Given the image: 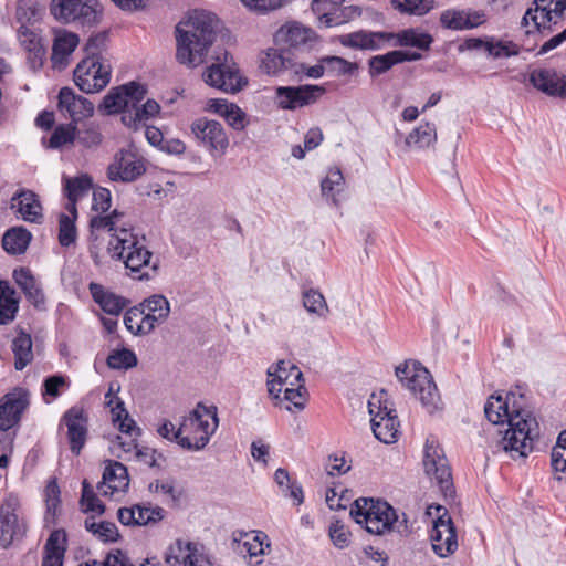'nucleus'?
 <instances>
[{"mask_svg": "<svg viewBox=\"0 0 566 566\" xmlns=\"http://www.w3.org/2000/svg\"><path fill=\"white\" fill-rule=\"evenodd\" d=\"M324 93L323 86L314 84L277 86L275 87V104L281 109L294 111L314 104Z\"/></svg>", "mask_w": 566, "mask_h": 566, "instance_id": "f8f14e48", "label": "nucleus"}, {"mask_svg": "<svg viewBox=\"0 0 566 566\" xmlns=\"http://www.w3.org/2000/svg\"><path fill=\"white\" fill-rule=\"evenodd\" d=\"M63 181L65 197L69 201L78 200L93 188V179L87 174L73 178L64 177Z\"/></svg>", "mask_w": 566, "mask_h": 566, "instance_id": "e433bc0d", "label": "nucleus"}, {"mask_svg": "<svg viewBox=\"0 0 566 566\" xmlns=\"http://www.w3.org/2000/svg\"><path fill=\"white\" fill-rule=\"evenodd\" d=\"M467 12L463 10H446L440 15V23L446 29L470 30L474 24H465Z\"/></svg>", "mask_w": 566, "mask_h": 566, "instance_id": "3c124183", "label": "nucleus"}, {"mask_svg": "<svg viewBox=\"0 0 566 566\" xmlns=\"http://www.w3.org/2000/svg\"><path fill=\"white\" fill-rule=\"evenodd\" d=\"M107 250L113 259L124 262L136 280H149L158 270L157 262L150 264L153 253L139 242L132 228H122L120 233L109 240Z\"/></svg>", "mask_w": 566, "mask_h": 566, "instance_id": "20e7f679", "label": "nucleus"}, {"mask_svg": "<svg viewBox=\"0 0 566 566\" xmlns=\"http://www.w3.org/2000/svg\"><path fill=\"white\" fill-rule=\"evenodd\" d=\"M375 407L371 401L368 402V410L371 415V430L375 438L386 444L396 442L399 434V421L396 410L380 403L377 407L378 411L375 412Z\"/></svg>", "mask_w": 566, "mask_h": 566, "instance_id": "dca6fc26", "label": "nucleus"}, {"mask_svg": "<svg viewBox=\"0 0 566 566\" xmlns=\"http://www.w3.org/2000/svg\"><path fill=\"white\" fill-rule=\"evenodd\" d=\"M295 65H297V59L294 57V53L290 52L286 45L284 48L282 45L269 48L261 60V67L264 72L273 75L284 70L294 71Z\"/></svg>", "mask_w": 566, "mask_h": 566, "instance_id": "bb28decb", "label": "nucleus"}, {"mask_svg": "<svg viewBox=\"0 0 566 566\" xmlns=\"http://www.w3.org/2000/svg\"><path fill=\"white\" fill-rule=\"evenodd\" d=\"M321 62L326 65V70L328 73L342 76V75H353L358 70V63L349 62L344 57L336 55H326L321 57Z\"/></svg>", "mask_w": 566, "mask_h": 566, "instance_id": "a18cd8bd", "label": "nucleus"}, {"mask_svg": "<svg viewBox=\"0 0 566 566\" xmlns=\"http://www.w3.org/2000/svg\"><path fill=\"white\" fill-rule=\"evenodd\" d=\"M190 128L199 145L206 147L211 154L214 151L223 154L229 146L228 136L217 120L200 117L192 122Z\"/></svg>", "mask_w": 566, "mask_h": 566, "instance_id": "ddd939ff", "label": "nucleus"}, {"mask_svg": "<svg viewBox=\"0 0 566 566\" xmlns=\"http://www.w3.org/2000/svg\"><path fill=\"white\" fill-rule=\"evenodd\" d=\"M80 38L70 31L57 32L53 40L51 62L54 69L63 70L69 63V56L74 52Z\"/></svg>", "mask_w": 566, "mask_h": 566, "instance_id": "393cba45", "label": "nucleus"}, {"mask_svg": "<svg viewBox=\"0 0 566 566\" xmlns=\"http://www.w3.org/2000/svg\"><path fill=\"white\" fill-rule=\"evenodd\" d=\"M77 125L75 123L57 125L50 136L48 147L51 149H60L67 144L76 140Z\"/></svg>", "mask_w": 566, "mask_h": 566, "instance_id": "a19ab883", "label": "nucleus"}, {"mask_svg": "<svg viewBox=\"0 0 566 566\" xmlns=\"http://www.w3.org/2000/svg\"><path fill=\"white\" fill-rule=\"evenodd\" d=\"M13 279L24 293L27 300L38 310L45 308V296L28 268H20L13 271Z\"/></svg>", "mask_w": 566, "mask_h": 566, "instance_id": "cd10ccee", "label": "nucleus"}, {"mask_svg": "<svg viewBox=\"0 0 566 566\" xmlns=\"http://www.w3.org/2000/svg\"><path fill=\"white\" fill-rule=\"evenodd\" d=\"M522 386L506 392L507 428L499 446L513 460L526 458L533 451V441L539 436L538 422Z\"/></svg>", "mask_w": 566, "mask_h": 566, "instance_id": "f03ea898", "label": "nucleus"}, {"mask_svg": "<svg viewBox=\"0 0 566 566\" xmlns=\"http://www.w3.org/2000/svg\"><path fill=\"white\" fill-rule=\"evenodd\" d=\"M189 30L176 27V59L180 64L196 67L203 63L217 38L219 19L207 11L195 12L188 21Z\"/></svg>", "mask_w": 566, "mask_h": 566, "instance_id": "7ed1b4c3", "label": "nucleus"}, {"mask_svg": "<svg viewBox=\"0 0 566 566\" xmlns=\"http://www.w3.org/2000/svg\"><path fill=\"white\" fill-rule=\"evenodd\" d=\"M65 382L66 379L61 374L51 375L44 378L42 385V396L45 402H50L48 397L51 399L57 398L60 396V388L64 386Z\"/></svg>", "mask_w": 566, "mask_h": 566, "instance_id": "4d7b16f0", "label": "nucleus"}, {"mask_svg": "<svg viewBox=\"0 0 566 566\" xmlns=\"http://www.w3.org/2000/svg\"><path fill=\"white\" fill-rule=\"evenodd\" d=\"M84 527L94 537L103 543H116L122 539V535L115 523L108 521L95 522L93 516L86 517Z\"/></svg>", "mask_w": 566, "mask_h": 566, "instance_id": "f704fd0d", "label": "nucleus"}, {"mask_svg": "<svg viewBox=\"0 0 566 566\" xmlns=\"http://www.w3.org/2000/svg\"><path fill=\"white\" fill-rule=\"evenodd\" d=\"M60 486L56 482L55 478H52L45 489H44V495H45V502H46V511L48 513H55L56 507L59 506L61 500H60Z\"/></svg>", "mask_w": 566, "mask_h": 566, "instance_id": "e2e57ef3", "label": "nucleus"}, {"mask_svg": "<svg viewBox=\"0 0 566 566\" xmlns=\"http://www.w3.org/2000/svg\"><path fill=\"white\" fill-rule=\"evenodd\" d=\"M112 76L109 64L83 57L73 71L75 85L85 94L104 90Z\"/></svg>", "mask_w": 566, "mask_h": 566, "instance_id": "9d476101", "label": "nucleus"}, {"mask_svg": "<svg viewBox=\"0 0 566 566\" xmlns=\"http://www.w3.org/2000/svg\"><path fill=\"white\" fill-rule=\"evenodd\" d=\"M274 45H286L294 57L298 60V53L307 52L312 48L311 43L316 40L315 32L293 22L281 27L274 34Z\"/></svg>", "mask_w": 566, "mask_h": 566, "instance_id": "4468645a", "label": "nucleus"}, {"mask_svg": "<svg viewBox=\"0 0 566 566\" xmlns=\"http://www.w3.org/2000/svg\"><path fill=\"white\" fill-rule=\"evenodd\" d=\"M88 290L93 301L101 307L104 313L108 315H119L129 304V300L105 290V287L99 283L91 282L88 284Z\"/></svg>", "mask_w": 566, "mask_h": 566, "instance_id": "a878e982", "label": "nucleus"}, {"mask_svg": "<svg viewBox=\"0 0 566 566\" xmlns=\"http://www.w3.org/2000/svg\"><path fill=\"white\" fill-rule=\"evenodd\" d=\"M138 306L144 310V313L147 311V313L156 314L157 319L166 321L170 313V304L168 300L160 294L149 296L138 304Z\"/></svg>", "mask_w": 566, "mask_h": 566, "instance_id": "de8ad7c7", "label": "nucleus"}, {"mask_svg": "<svg viewBox=\"0 0 566 566\" xmlns=\"http://www.w3.org/2000/svg\"><path fill=\"white\" fill-rule=\"evenodd\" d=\"M11 348L14 354V368L23 370L33 360L31 335L20 331L13 338Z\"/></svg>", "mask_w": 566, "mask_h": 566, "instance_id": "473e14b6", "label": "nucleus"}, {"mask_svg": "<svg viewBox=\"0 0 566 566\" xmlns=\"http://www.w3.org/2000/svg\"><path fill=\"white\" fill-rule=\"evenodd\" d=\"M250 11L265 14L285 6L290 0H240Z\"/></svg>", "mask_w": 566, "mask_h": 566, "instance_id": "6e6d98bb", "label": "nucleus"}, {"mask_svg": "<svg viewBox=\"0 0 566 566\" xmlns=\"http://www.w3.org/2000/svg\"><path fill=\"white\" fill-rule=\"evenodd\" d=\"M430 539L432 549L439 557H447L457 551V530L447 512L433 522Z\"/></svg>", "mask_w": 566, "mask_h": 566, "instance_id": "a211bd4d", "label": "nucleus"}, {"mask_svg": "<svg viewBox=\"0 0 566 566\" xmlns=\"http://www.w3.org/2000/svg\"><path fill=\"white\" fill-rule=\"evenodd\" d=\"M11 208L17 209L28 222L40 223L43 218L41 202L32 190H18L11 198Z\"/></svg>", "mask_w": 566, "mask_h": 566, "instance_id": "5701e85b", "label": "nucleus"}, {"mask_svg": "<svg viewBox=\"0 0 566 566\" xmlns=\"http://www.w3.org/2000/svg\"><path fill=\"white\" fill-rule=\"evenodd\" d=\"M437 139L436 126L432 123H424L412 129L406 138L407 146L418 148L429 147Z\"/></svg>", "mask_w": 566, "mask_h": 566, "instance_id": "58836bf2", "label": "nucleus"}, {"mask_svg": "<svg viewBox=\"0 0 566 566\" xmlns=\"http://www.w3.org/2000/svg\"><path fill=\"white\" fill-rule=\"evenodd\" d=\"M112 206L111 191L106 188H98L93 192L92 209L102 213L109 210Z\"/></svg>", "mask_w": 566, "mask_h": 566, "instance_id": "774afa93", "label": "nucleus"}, {"mask_svg": "<svg viewBox=\"0 0 566 566\" xmlns=\"http://www.w3.org/2000/svg\"><path fill=\"white\" fill-rule=\"evenodd\" d=\"M328 535L333 544L339 549L346 548L350 544L352 533L347 530L345 524L338 518L333 517V520L331 521Z\"/></svg>", "mask_w": 566, "mask_h": 566, "instance_id": "864d4df0", "label": "nucleus"}, {"mask_svg": "<svg viewBox=\"0 0 566 566\" xmlns=\"http://www.w3.org/2000/svg\"><path fill=\"white\" fill-rule=\"evenodd\" d=\"M146 171L144 160L133 153L119 150L107 167V177L112 181L133 182Z\"/></svg>", "mask_w": 566, "mask_h": 566, "instance_id": "f3484780", "label": "nucleus"}, {"mask_svg": "<svg viewBox=\"0 0 566 566\" xmlns=\"http://www.w3.org/2000/svg\"><path fill=\"white\" fill-rule=\"evenodd\" d=\"M57 107L61 112H66L72 123L77 125L83 118H88L94 114V104L84 96L77 95L71 87H62L57 95Z\"/></svg>", "mask_w": 566, "mask_h": 566, "instance_id": "412c9836", "label": "nucleus"}, {"mask_svg": "<svg viewBox=\"0 0 566 566\" xmlns=\"http://www.w3.org/2000/svg\"><path fill=\"white\" fill-rule=\"evenodd\" d=\"M147 93L146 84L129 81L112 87L99 103L98 111L108 116L120 115V122L126 128L138 132L161 109L159 103L153 98H148L142 104Z\"/></svg>", "mask_w": 566, "mask_h": 566, "instance_id": "f257e3e1", "label": "nucleus"}, {"mask_svg": "<svg viewBox=\"0 0 566 566\" xmlns=\"http://www.w3.org/2000/svg\"><path fill=\"white\" fill-rule=\"evenodd\" d=\"M391 7L402 14L422 17L434 7V0H390Z\"/></svg>", "mask_w": 566, "mask_h": 566, "instance_id": "4c0bfd02", "label": "nucleus"}, {"mask_svg": "<svg viewBox=\"0 0 566 566\" xmlns=\"http://www.w3.org/2000/svg\"><path fill=\"white\" fill-rule=\"evenodd\" d=\"M398 380L419 398L429 413L438 409L440 396L429 370L417 360H406L395 369Z\"/></svg>", "mask_w": 566, "mask_h": 566, "instance_id": "423d86ee", "label": "nucleus"}, {"mask_svg": "<svg viewBox=\"0 0 566 566\" xmlns=\"http://www.w3.org/2000/svg\"><path fill=\"white\" fill-rule=\"evenodd\" d=\"M182 426L174 432V441H176L182 449L188 451L202 450L208 444V437L200 436L196 438L195 442L189 437L181 436Z\"/></svg>", "mask_w": 566, "mask_h": 566, "instance_id": "bf43d9fd", "label": "nucleus"}, {"mask_svg": "<svg viewBox=\"0 0 566 566\" xmlns=\"http://www.w3.org/2000/svg\"><path fill=\"white\" fill-rule=\"evenodd\" d=\"M66 428L70 450L78 455L85 447L88 437V415L81 406L69 408L60 419L59 432Z\"/></svg>", "mask_w": 566, "mask_h": 566, "instance_id": "9b49d317", "label": "nucleus"}, {"mask_svg": "<svg viewBox=\"0 0 566 566\" xmlns=\"http://www.w3.org/2000/svg\"><path fill=\"white\" fill-rule=\"evenodd\" d=\"M102 134L93 124H85L82 128L77 126L76 142L84 147L91 148L97 146L102 143Z\"/></svg>", "mask_w": 566, "mask_h": 566, "instance_id": "5fc2aeb1", "label": "nucleus"}, {"mask_svg": "<svg viewBox=\"0 0 566 566\" xmlns=\"http://www.w3.org/2000/svg\"><path fill=\"white\" fill-rule=\"evenodd\" d=\"M19 302L15 291L8 282L0 281V325H7L15 318Z\"/></svg>", "mask_w": 566, "mask_h": 566, "instance_id": "72a5a7b5", "label": "nucleus"}, {"mask_svg": "<svg viewBox=\"0 0 566 566\" xmlns=\"http://www.w3.org/2000/svg\"><path fill=\"white\" fill-rule=\"evenodd\" d=\"M108 40V30H103L97 33L91 34L83 48V51L85 53L84 57L90 60H97L98 62H104L102 53L106 50Z\"/></svg>", "mask_w": 566, "mask_h": 566, "instance_id": "ea45409f", "label": "nucleus"}, {"mask_svg": "<svg viewBox=\"0 0 566 566\" xmlns=\"http://www.w3.org/2000/svg\"><path fill=\"white\" fill-rule=\"evenodd\" d=\"M485 418L493 424L507 423V405L504 402L501 394H494L489 397L484 405Z\"/></svg>", "mask_w": 566, "mask_h": 566, "instance_id": "c9c22d12", "label": "nucleus"}, {"mask_svg": "<svg viewBox=\"0 0 566 566\" xmlns=\"http://www.w3.org/2000/svg\"><path fill=\"white\" fill-rule=\"evenodd\" d=\"M492 59H506L520 54V46L513 41H505L495 38Z\"/></svg>", "mask_w": 566, "mask_h": 566, "instance_id": "0e129e2a", "label": "nucleus"}, {"mask_svg": "<svg viewBox=\"0 0 566 566\" xmlns=\"http://www.w3.org/2000/svg\"><path fill=\"white\" fill-rule=\"evenodd\" d=\"M368 74L371 78H376L388 71H390L395 65H397V61L395 57L394 50L389 51L385 54L374 55L368 59Z\"/></svg>", "mask_w": 566, "mask_h": 566, "instance_id": "c03bdc74", "label": "nucleus"}, {"mask_svg": "<svg viewBox=\"0 0 566 566\" xmlns=\"http://www.w3.org/2000/svg\"><path fill=\"white\" fill-rule=\"evenodd\" d=\"M19 506V497L14 494H9L0 507V541L3 547H8L14 538L23 536L25 532L17 515Z\"/></svg>", "mask_w": 566, "mask_h": 566, "instance_id": "6ab92c4d", "label": "nucleus"}, {"mask_svg": "<svg viewBox=\"0 0 566 566\" xmlns=\"http://www.w3.org/2000/svg\"><path fill=\"white\" fill-rule=\"evenodd\" d=\"M223 117L233 129H244L245 113L237 104H230V108L224 113Z\"/></svg>", "mask_w": 566, "mask_h": 566, "instance_id": "338daca9", "label": "nucleus"}, {"mask_svg": "<svg viewBox=\"0 0 566 566\" xmlns=\"http://www.w3.org/2000/svg\"><path fill=\"white\" fill-rule=\"evenodd\" d=\"M98 502H101V500L95 494L92 485L90 484V482L86 479H84L82 482V494H81V499H80L82 512L85 514L91 513V511H93V507Z\"/></svg>", "mask_w": 566, "mask_h": 566, "instance_id": "680f3d73", "label": "nucleus"}, {"mask_svg": "<svg viewBox=\"0 0 566 566\" xmlns=\"http://www.w3.org/2000/svg\"><path fill=\"white\" fill-rule=\"evenodd\" d=\"M50 12L61 23L90 29L97 25L103 17L98 0H51Z\"/></svg>", "mask_w": 566, "mask_h": 566, "instance_id": "0eeeda50", "label": "nucleus"}, {"mask_svg": "<svg viewBox=\"0 0 566 566\" xmlns=\"http://www.w3.org/2000/svg\"><path fill=\"white\" fill-rule=\"evenodd\" d=\"M528 80L543 94L566 99V75L555 69H535Z\"/></svg>", "mask_w": 566, "mask_h": 566, "instance_id": "aec40b11", "label": "nucleus"}, {"mask_svg": "<svg viewBox=\"0 0 566 566\" xmlns=\"http://www.w3.org/2000/svg\"><path fill=\"white\" fill-rule=\"evenodd\" d=\"M423 467L426 474L437 483L444 496L454 493L451 468L444 450L433 436L428 437L424 443Z\"/></svg>", "mask_w": 566, "mask_h": 566, "instance_id": "1a4fd4ad", "label": "nucleus"}, {"mask_svg": "<svg viewBox=\"0 0 566 566\" xmlns=\"http://www.w3.org/2000/svg\"><path fill=\"white\" fill-rule=\"evenodd\" d=\"M307 390L304 386L297 388H286L284 390L283 400L289 401L293 407L301 411L305 408Z\"/></svg>", "mask_w": 566, "mask_h": 566, "instance_id": "69168bd1", "label": "nucleus"}, {"mask_svg": "<svg viewBox=\"0 0 566 566\" xmlns=\"http://www.w3.org/2000/svg\"><path fill=\"white\" fill-rule=\"evenodd\" d=\"M392 39H396V46H410L422 51H428L433 43V38L430 33L420 32L415 28L405 29L398 33L392 32Z\"/></svg>", "mask_w": 566, "mask_h": 566, "instance_id": "7c9ffc66", "label": "nucleus"}, {"mask_svg": "<svg viewBox=\"0 0 566 566\" xmlns=\"http://www.w3.org/2000/svg\"><path fill=\"white\" fill-rule=\"evenodd\" d=\"M66 539V532L64 530H54L46 539L43 555L64 559Z\"/></svg>", "mask_w": 566, "mask_h": 566, "instance_id": "8fccbe9b", "label": "nucleus"}, {"mask_svg": "<svg viewBox=\"0 0 566 566\" xmlns=\"http://www.w3.org/2000/svg\"><path fill=\"white\" fill-rule=\"evenodd\" d=\"M32 239L31 232L23 227H12L8 229L2 237L3 250L11 254H23Z\"/></svg>", "mask_w": 566, "mask_h": 566, "instance_id": "c756f323", "label": "nucleus"}, {"mask_svg": "<svg viewBox=\"0 0 566 566\" xmlns=\"http://www.w3.org/2000/svg\"><path fill=\"white\" fill-rule=\"evenodd\" d=\"M542 12V21H538L537 14L532 18V21L534 23L535 30L541 33L542 35H547L554 31L552 20V14L554 13L553 9L547 8L545 6L535 7V12Z\"/></svg>", "mask_w": 566, "mask_h": 566, "instance_id": "13d9d810", "label": "nucleus"}, {"mask_svg": "<svg viewBox=\"0 0 566 566\" xmlns=\"http://www.w3.org/2000/svg\"><path fill=\"white\" fill-rule=\"evenodd\" d=\"M137 509L138 526H146L156 524L165 518L166 511L156 505L153 506L150 502L134 504Z\"/></svg>", "mask_w": 566, "mask_h": 566, "instance_id": "49530a36", "label": "nucleus"}, {"mask_svg": "<svg viewBox=\"0 0 566 566\" xmlns=\"http://www.w3.org/2000/svg\"><path fill=\"white\" fill-rule=\"evenodd\" d=\"M187 422H189L190 427L201 431L200 436H207L209 441L219 424L218 409L216 406H205L202 402H199L196 408L189 412L182 427H187Z\"/></svg>", "mask_w": 566, "mask_h": 566, "instance_id": "4be33fe9", "label": "nucleus"}, {"mask_svg": "<svg viewBox=\"0 0 566 566\" xmlns=\"http://www.w3.org/2000/svg\"><path fill=\"white\" fill-rule=\"evenodd\" d=\"M233 541L238 543V552L250 557V563H252V558L265 554L264 547L260 543H253L247 532H239V537L234 534Z\"/></svg>", "mask_w": 566, "mask_h": 566, "instance_id": "603ef678", "label": "nucleus"}, {"mask_svg": "<svg viewBox=\"0 0 566 566\" xmlns=\"http://www.w3.org/2000/svg\"><path fill=\"white\" fill-rule=\"evenodd\" d=\"M392 32L360 30L339 36V43L344 46L358 50H379V40H391Z\"/></svg>", "mask_w": 566, "mask_h": 566, "instance_id": "b1692460", "label": "nucleus"}, {"mask_svg": "<svg viewBox=\"0 0 566 566\" xmlns=\"http://www.w3.org/2000/svg\"><path fill=\"white\" fill-rule=\"evenodd\" d=\"M213 59L214 62L207 66L202 74L206 84L231 94L240 92L248 84V80L240 75L237 63L227 50L218 52Z\"/></svg>", "mask_w": 566, "mask_h": 566, "instance_id": "6e6552de", "label": "nucleus"}, {"mask_svg": "<svg viewBox=\"0 0 566 566\" xmlns=\"http://www.w3.org/2000/svg\"><path fill=\"white\" fill-rule=\"evenodd\" d=\"M107 366L111 369H130L137 366L138 358L136 354L128 348L114 349L107 357Z\"/></svg>", "mask_w": 566, "mask_h": 566, "instance_id": "37998d69", "label": "nucleus"}, {"mask_svg": "<svg viewBox=\"0 0 566 566\" xmlns=\"http://www.w3.org/2000/svg\"><path fill=\"white\" fill-rule=\"evenodd\" d=\"M76 238L77 229L74 218L62 212L59 217V243L63 248H69L75 243Z\"/></svg>", "mask_w": 566, "mask_h": 566, "instance_id": "09e8293b", "label": "nucleus"}, {"mask_svg": "<svg viewBox=\"0 0 566 566\" xmlns=\"http://www.w3.org/2000/svg\"><path fill=\"white\" fill-rule=\"evenodd\" d=\"M123 216V212L114 209L109 214H97L92 217L90 220L91 237H94V240H97L95 232L103 230L109 232L111 239H113L116 234L120 233L122 228H126L124 224L119 226V221Z\"/></svg>", "mask_w": 566, "mask_h": 566, "instance_id": "2f4dec72", "label": "nucleus"}, {"mask_svg": "<svg viewBox=\"0 0 566 566\" xmlns=\"http://www.w3.org/2000/svg\"><path fill=\"white\" fill-rule=\"evenodd\" d=\"M29 405V392L25 389L15 388L6 394L0 400V431L6 432L18 426Z\"/></svg>", "mask_w": 566, "mask_h": 566, "instance_id": "2eb2a0df", "label": "nucleus"}, {"mask_svg": "<svg viewBox=\"0 0 566 566\" xmlns=\"http://www.w3.org/2000/svg\"><path fill=\"white\" fill-rule=\"evenodd\" d=\"M551 464L556 473H560L556 479L558 481H566V451L558 444L552 449Z\"/></svg>", "mask_w": 566, "mask_h": 566, "instance_id": "052dcab7", "label": "nucleus"}, {"mask_svg": "<svg viewBox=\"0 0 566 566\" xmlns=\"http://www.w3.org/2000/svg\"><path fill=\"white\" fill-rule=\"evenodd\" d=\"M107 486L111 494L118 491H127L129 486V475L126 465L118 461H109L105 467L102 481L97 484V489L102 490Z\"/></svg>", "mask_w": 566, "mask_h": 566, "instance_id": "c85d7f7f", "label": "nucleus"}, {"mask_svg": "<svg viewBox=\"0 0 566 566\" xmlns=\"http://www.w3.org/2000/svg\"><path fill=\"white\" fill-rule=\"evenodd\" d=\"M352 518L375 535H382L398 522L397 511L386 501L374 497H358L350 505Z\"/></svg>", "mask_w": 566, "mask_h": 566, "instance_id": "39448f33", "label": "nucleus"}, {"mask_svg": "<svg viewBox=\"0 0 566 566\" xmlns=\"http://www.w3.org/2000/svg\"><path fill=\"white\" fill-rule=\"evenodd\" d=\"M303 306L305 310L318 317H325L328 313V306L323 294L315 289L304 290L302 293Z\"/></svg>", "mask_w": 566, "mask_h": 566, "instance_id": "79ce46f5", "label": "nucleus"}]
</instances>
